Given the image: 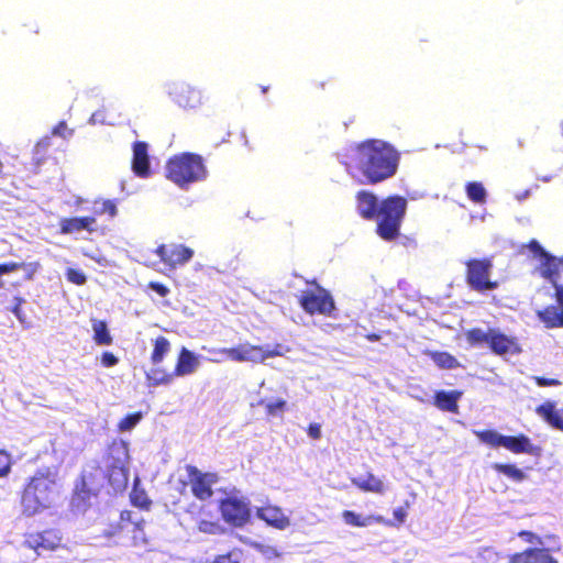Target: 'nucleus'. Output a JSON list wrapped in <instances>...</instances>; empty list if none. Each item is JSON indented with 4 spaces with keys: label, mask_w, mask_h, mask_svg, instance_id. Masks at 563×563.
Segmentation results:
<instances>
[{
    "label": "nucleus",
    "mask_w": 563,
    "mask_h": 563,
    "mask_svg": "<svg viewBox=\"0 0 563 563\" xmlns=\"http://www.w3.org/2000/svg\"><path fill=\"white\" fill-rule=\"evenodd\" d=\"M198 530L206 534H222L224 532L223 527L217 521L200 520L198 522Z\"/></svg>",
    "instance_id": "c9c22d12"
},
{
    "label": "nucleus",
    "mask_w": 563,
    "mask_h": 563,
    "mask_svg": "<svg viewBox=\"0 0 563 563\" xmlns=\"http://www.w3.org/2000/svg\"><path fill=\"white\" fill-rule=\"evenodd\" d=\"M132 168L133 172L141 177L148 175L150 163L147 156V145L143 142H137L134 144Z\"/></svg>",
    "instance_id": "6ab92c4d"
},
{
    "label": "nucleus",
    "mask_w": 563,
    "mask_h": 563,
    "mask_svg": "<svg viewBox=\"0 0 563 563\" xmlns=\"http://www.w3.org/2000/svg\"><path fill=\"white\" fill-rule=\"evenodd\" d=\"M133 539H134L135 544L137 543L139 540L144 542V533H143L142 529H140L136 526L133 527Z\"/></svg>",
    "instance_id": "052dcab7"
},
{
    "label": "nucleus",
    "mask_w": 563,
    "mask_h": 563,
    "mask_svg": "<svg viewBox=\"0 0 563 563\" xmlns=\"http://www.w3.org/2000/svg\"><path fill=\"white\" fill-rule=\"evenodd\" d=\"M104 122H106V120H104V114L102 111L93 112L89 119L90 124L104 123Z\"/></svg>",
    "instance_id": "5fc2aeb1"
},
{
    "label": "nucleus",
    "mask_w": 563,
    "mask_h": 563,
    "mask_svg": "<svg viewBox=\"0 0 563 563\" xmlns=\"http://www.w3.org/2000/svg\"><path fill=\"white\" fill-rule=\"evenodd\" d=\"M308 434L312 439H320L321 438V426L318 423H311L308 429Z\"/></svg>",
    "instance_id": "603ef678"
},
{
    "label": "nucleus",
    "mask_w": 563,
    "mask_h": 563,
    "mask_svg": "<svg viewBox=\"0 0 563 563\" xmlns=\"http://www.w3.org/2000/svg\"><path fill=\"white\" fill-rule=\"evenodd\" d=\"M218 353L225 354L227 357L235 362L263 363L267 360L265 346L252 345L251 343H243L236 347H224L219 350Z\"/></svg>",
    "instance_id": "6e6552de"
},
{
    "label": "nucleus",
    "mask_w": 563,
    "mask_h": 563,
    "mask_svg": "<svg viewBox=\"0 0 563 563\" xmlns=\"http://www.w3.org/2000/svg\"><path fill=\"white\" fill-rule=\"evenodd\" d=\"M490 330H483L479 328L472 329L466 332V339L472 345H489Z\"/></svg>",
    "instance_id": "2f4dec72"
},
{
    "label": "nucleus",
    "mask_w": 563,
    "mask_h": 563,
    "mask_svg": "<svg viewBox=\"0 0 563 563\" xmlns=\"http://www.w3.org/2000/svg\"><path fill=\"white\" fill-rule=\"evenodd\" d=\"M166 169L167 177L180 187L206 177L201 157L189 153L170 158Z\"/></svg>",
    "instance_id": "20e7f679"
},
{
    "label": "nucleus",
    "mask_w": 563,
    "mask_h": 563,
    "mask_svg": "<svg viewBox=\"0 0 563 563\" xmlns=\"http://www.w3.org/2000/svg\"><path fill=\"white\" fill-rule=\"evenodd\" d=\"M558 301L563 306V286H555Z\"/></svg>",
    "instance_id": "680f3d73"
},
{
    "label": "nucleus",
    "mask_w": 563,
    "mask_h": 563,
    "mask_svg": "<svg viewBox=\"0 0 563 563\" xmlns=\"http://www.w3.org/2000/svg\"><path fill=\"white\" fill-rule=\"evenodd\" d=\"M474 433L483 443L493 448L504 446L505 435L498 433L495 430L474 431Z\"/></svg>",
    "instance_id": "c756f323"
},
{
    "label": "nucleus",
    "mask_w": 563,
    "mask_h": 563,
    "mask_svg": "<svg viewBox=\"0 0 563 563\" xmlns=\"http://www.w3.org/2000/svg\"><path fill=\"white\" fill-rule=\"evenodd\" d=\"M312 289L301 291L299 302L303 310L310 314L319 312L321 314H330L334 309V303L330 294L313 284Z\"/></svg>",
    "instance_id": "39448f33"
},
{
    "label": "nucleus",
    "mask_w": 563,
    "mask_h": 563,
    "mask_svg": "<svg viewBox=\"0 0 563 563\" xmlns=\"http://www.w3.org/2000/svg\"><path fill=\"white\" fill-rule=\"evenodd\" d=\"M537 384L541 387L545 386H559L561 383L558 379H548L543 377H534Z\"/></svg>",
    "instance_id": "3c124183"
},
{
    "label": "nucleus",
    "mask_w": 563,
    "mask_h": 563,
    "mask_svg": "<svg viewBox=\"0 0 563 563\" xmlns=\"http://www.w3.org/2000/svg\"><path fill=\"white\" fill-rule=\"evenodd\" d=\"M256 516L268 526L278 530H285L290 526V519L284 514L283 509L277 506L269 505L257 508Z\"/></svg>",
    "instance_id": "4468645a"
},
{
    "label": "nucleus",
    "mask_w": 563,
    "mask_h": 563,
    "mask_svg": "<svg viewBox=\"0 0 563 563\" xmlns=\"http://www.w3.org/2000/svg\"><path fill=\"white\" fill-rule=\"evenodd\" d=\"M478 558L487 563H497L499 560V553L490 547H485L478 550Z\"/></svg>",
    "instance_id": "79ce46f5"
},
{
    "label": "nucleus",
    "mask_w": 563,
    "mask_h": 563,
    "mask_svg": "<svg viewBox=\"0 0 563 563\" xmlns=\"http://www.w3.org/2000/svg\"><path fill=\"white\" fill-rule=\"evenodd\" d=\"M355 161L367 181L375 184L396 173L398 154L389 144L371 140L357 146Z\"/></svg>",
    "instance_id": "f03ea898"
},
{
    "label": "nucleus",
    "mask_w": 563,
    "mask_h": 563,
    "mask_svg": "<svg viewBox=\"0 0 563 563\" xmlns=\"http://www.w3.org/2000/svg\"><path fill=\"white\" fill-rule=\"evenodd\" d=\"M352 483L364 492L377 494H383L385 492L384 483L373 474L355 477L352 479Z\"/></svg>",
    "instance_id": "b1692460"
},
{
    "label": "nucleus",
    "mask_w": 563,
    "mask_h": 563,
    "mask_svg": "<svg viewBox=\"0 0 563 563\" xmlns=\"http://www.w3.org/2000/svg\"><path fill=\"white\" fill-rule=\"evenodd\" d=\"M150 287H151V289H153L154 291H156L158 295H161L163 297L169 292L167 287H165L164 285L158 284V283H151Z\"/></svg>",
    "instance_id": "864d4df0"
},
{
    "label": "nucleus",
    "mask_w": 563,
    "mask_h": 563,
    "mask_svg": "<svg viewBox=\"0 0 563 563\" xmlns=\"http://www.w3.org/2000/svg\"><path fill=\"white\" fill-rule=\"evenodd\" d=\"M66 275L67 279L76 285H84L86 283V276L77 269L69 268Z\"/></svg>",
    "instance_id": "a18cd8bd"
},
{
    "label": "nucleus",
    "mask_w": 563,
    "mask_h": 563,
    "mask_svg": "<svg viewBox=\"0 0 563 563\" xmlns=\"http://www.w3.org/2000/svg\"><path fill=\"white\" fill-rule=\"evenodd\" d=\"M187 472L192 494L201 500L210 498L212 496L211 486L217 483L218 476L213 473H201L190 465L187 466Z\"/></svg>",
    "instance_id": "1a4fd4ad"
},
{
    "label": "nucleus",
    "mask_w": 563,
    "mask_h": 563,
    "mask_svg": "<svg viewBox=\"0 0 563 563\" xmlns=\"http://www.w3.org/2000/svg\"><path fill=\"white\" fill-rule=\"evenodd\" d=\"M537 415L551 427L563 431V408H558L553 401H545L536 409Z\"/></svg>",
    "instance_id": "dca6fc26"
},
{
    "label": "nucleus",
    "mask_w": 563,
    "mask_h": 563,
    "mask_svg": "<svg viewBox=\"0 0 563 563\" xmlns=\"http://www.w3.org/2000/svg\"><path fill=\"white\" fill-rule=\"evenodd\" d=\"M518 537L523 539L526 542L536 545V548L547 545L544 538H541L540 536H538L531 531L522 530L518 533Z\"/></svg>",
    "instance_id": "a19ab883"
},
{
    "label": "nucleus",
    "mask_w": 563,
    "mask_h": 563,
    "mask_svg": "<svg viewBox=\"0 0 563 563\" xmlns=\"http://www.w3.org/2000/svg\"><path fill=\"white\" fill-rule=\"evenodd\" d=\"M92 495H95V489L90 487L89 476L84 474L80 483L76 485L71 504L77 510L85 511Z\"/></svg>",
    "instance_id": "f3484780"
},
{
    "label": "nucleus",
    "mask_w": 563,
    "mask_h": 563,
    "mask_svg": "<svg viewBox=\"0 0 563 563\" xmlns=\"http://www.w3.org/2000/svg\"><path fill=\"white\" fill-rule=\"evenodd\" d=\"M342 518L346 525H351L354 527H366L373 522L384 523L388 526H394L393 522L386 521L382 516H367L362 517L353 511L345 510L342 514Z\"/></svg>",
    "instance_id": "4be33fe9"
},
{
    "label": "nucleus",
    "mask_w": 563,
    "mask_h": 563,
    "mask_svg": "<svg viewBox=\"0 0 563 563\" xmlns=\"http://www.w3.org/2000/svg\"><path fill=\"white\" fill-rule=\"evenodd\" d=\"M200 367V358L186 347L180 350L173 375L183 377L194 374Z\"/></svg>",
    "instance_id": "2eb2a0df"
},
{
    "label": "nucleus",
    "mask_w": 563,
    "mask_h": 563,
    "mask_svg": "<svg viewBox=\"0 0 563 563\" xmlns=\"http://www.w3.org/2000/svg\"><path fill=\"white\" fill-rule=\"evenodd\" d=\"M11 468V459L10 455L0 450V477L5 476Z\"/></svg>",
    "instance_id": "c03bdc74"
},
{
    "label": "nucleus",
    "mask_w": 563,
    "mask_h": 563,
    "mask_svg": "<svg viewBox=\"0 0 563 563\" xmlns=\"http://www.w3.org/2000/svg\"><path fill=\"white\" fill-rule=\"evenodd\" d=\"M91 328L93 331V340L98 345H110L112 343V336L104 321L91 319Z\"/></svg>",
    "instance_id": "a878e982"
},
{
    "label": "nucleus",
    "mask_w": 563,
    "mask_h": 563,
    "mask_svg": "<svg viewBox=\"0 0 563 563\" xmlns=\"http://www.w3.org/2000/svg\"><path fill=\"white\" fill-rule=\"evenodd\" d=\"M257 406H265L266 412L268 416L277 417L282 416L285 411V408L287 406V402L283 399H276V400H264L261 399L257 404Z\"/></svg>",
    "instance_id": "473e14b6"
},
{
    "label": "nucleus",
    "mask_w": 563,
    "mask_h": 563,
    "mask_svg": "<svg viewBox=\"0 0 563 563\" xmlns=\"http://www.w3.org/2000/svg\"><path fill=\"white\" fill-rule=\"evenodd\" d=\"M118 357L114 356L111 352H104L101 356V363L106 367L114 366L118 364Z\"/></svg>",
    "instance_id": "de8ad7c7"
},
{
    "label": "nucleus",
    "mask_w": 563,
    "mask_h": 563,
    "mask_svg": "<svg viewBox=\"0 0 563 563\" xmlns=\"http://www.w3.org/2000/svg\"><path fill=\"white\" fill-rule=\"evenodd\" d=\"M407 201L401 197H390L377 202V198L367 191L357 195V210L365 219H375L377 233L384 240H393L399 234L401 220L405 216Z\"/></svg>",
    "instance_id": "f257e3e1"
},
{
    "label": "nucleus",
    "mask_w": 563,
    "mask_h": 563,
    "mask_svg": "<svg viewBox=\"0 0 563 563\" xmlns=\"http://www.w3.org/2000/svg\"><path fill=\"white\" fill-rule=\"evenodd\" d=\"M3 287V282L0 279V288Z\"/></svg>",
    "instance_id": "0e129e2a"
},
{
    "label": "nucleus",
    "mask_w": 563,
    "mask_h": 563,
    "mask_svg": "<svg viewBox=\"0 0 563 563\" xmlns=\"http://www.w3.org/2000/svg\"><path fill=\"white\" fill-rule=\"evenodd\" d=\"M242 560V550L235 548L225 554L216 555L211 561L207 560L206 563H241Z\"/></svg>",
    "instance_id": "72a5a7b5"
},
{
    "label": "nucleus",
    "mask_w": 563,
    "mask_h": 563,
    "mask_svg": "<svg viewBox=\"0 0 563 563\" xmlns=\"http://www.w3.org/2000/svg\"><path fill=\"white\" fill-rule=\"evenodd\" d=\"M394 517L398 523H402L406 520L407 511L405 510V508L399 507L394 510Z\"/></svg>",
    "instance_id": "6e6d98bb"
},
{
    "label": "nucleus",
    "mask_w": 563,
    "mask_h": 563,
    "mask_svg": "<svg viewBox=\"0 0 563 563\" xmlns=\"http://www.w3.org/2000/svg\"><path fill=\"white\" fill-rule=\"evenodd\" d=\"M466 192L468 198L474 202L482 203L486 199V190L481 183H470L466 186Z\"/></svg>",
    "instance_id": "f704fd0d"
},
{
    "label": "nucleus",
    "mask_w": 563,
    "mask_h": 563,
    "mask_svg": "<svg viewBox=\"0 0 563 563\" xmlns=\"http://www.w3.org/2000/svg\"><path fill=\"white\" fill-rule=\"evenodd\" d=\"M220 510L224 521L234 527H243L251 517L249 501L235 496L223 499Z\"/></svg>",
    "instance_id": "423d86ee"
},
{
    "label": "nucleus",
    "mask_w": 563,
    "mask_h": 563,
    "mask_svg": "<svg viewBox=\"0 0 563 563\" xmlns=\"http://www.w3.org/2000/svg\"><path fill=\"white\" fill-rule=\"evenodd\" d=\"M461 396L462 393L457 390L439 391L435 395L434 404L441 410L457 412V400Z\"/></svg>",
    "instance_id": "5701e85b"
},
{
    "label": "nucleus",
    "mask_w": 563,
    "mask_h": 563,
    "mask_svg": "<svg viewBox=\"0 0 563 563\" xmlns=\"http://www.w3.org/2000/svg\"><path fill=\"white\" fill-rule=\"evenodd\" d=\"M545 545L540 548H530L522 552L509 556L508 563H559L550 553Z\"/></svg>",
    "instance_id": "f8f14e48"
},
{
    "label": "nucleus",
    "mask_w": 563,
    "mask_h": 563,
    "mask_svg": "<svg viewBox=\"0 0 563 563\" xmlns=\"http://www.w3.org/2000/svg\"><path fill=\"white\" fill-rule=\"evenodd\" d=\"M170 350V343L169 341L164 338L159 336L155 340L154 350L151 356V360L153 364H159L164 357L168 354Z\"/></svg>",
    "instance_id": "c85d7f7f"
},
{
    "label": "nucleus",
    "mask_w": 563,
    "mask_h": 563,
    "mask_svg": "<svg viewBox=\"0 0 563 563\" xmlns=\"http://www.w3.org/2000/svg\"><path fill=\"white\" fill-rule=\"evenodd\" d=\"M434 363L443 368H454L457 365V361L449 353H435L433 355Z\"/></svg>",
    "instance_id": "e433bc0d"
},
{
    "label": "nucleus",
    "mask_w": 563,
    "mask_h": 563,
    "mask_svg": "<svg viewBox=\"0 0 563 563\" xmlns=\"http://www.w3.org/2000/svg\"><path fill=\"white\" fill-rule=\"evenodd\" d=\"M22 267L21 263H8V264H0V276L3 274H9L12 272H15Z\"/></svg>",
    "instance_id": "09e8293b"
},
{
    "label": "nucleus",
    "mask_w": 563,
    "mask_h": 563,
    "mask_svg": "<svg viewBox=\"0 0 563 563\" xmlns=\"http://www.w3.org/2000/svg\"><path fill=\"white\" fill-rule=\"evenodd\" d=\"M14 306L11 308L12 313L16 317L20 323L25 324L26 316L23 313L21 309V305L25 302V300L21 297H14L13 299Z\"/></svg>",
    "instance_id": "37998d69"
},
{
    "label": "nucleus",
    "mask_w": 563,
    "mask_h": 563,
    "mask_svg": "<svg viewBox=\"0 0 563 563\" xmlns=\"http://www.w3.org/2000/svg\"><path fill=\"white\" fill-rule=\"evenodd\" d=\"M530 249L536 254H539L540 258L545 256L548 253L541 247V245L537 241H532L530 244Z\"/></svg>",
    "instance_id": "bf43d9fd"
},
{
    "label": "nucleus",
    "mask_w": 563,
    "mask_h": 563,
    "mask_svg": "<svg viewBox=\"0 0 563 563\" xmlns=\"http://www.w3.org/2000/svg\"><path fill=\"white\" fill-rule=\"evenodd\" d=\"M142 419V415L140 412L132 413L122 419L119 423L120 431H130L132 430Z\"/></svg>",
    "instance_id": "ea45409f"
},
{
    "label": "nucleus",
    "mask_w": 563,
    "mask_h": 563,
    "mask_svg": "<svg viewBox=\"0 0 563 563\" xmlns=\"http://www.w3.org/2000/svg\"><path fill=\"white\" fill-rule=\"evenodd\" d=\"M175 375L172 374H165L161 369H153L151 373L147 374V378L152 380L155 385L159 384H169L174 379Z\"/></svg>",
    "instance_id": "58836bf2"
},
{
    "label": "nucleus",
    "mask_w": 563,
    "mask_h": 563,
    "mask_svg": "<svg viewBox=\"0 0 563 563\" xmlns=\"http://www.w3.org/2000/svg\"><path fill=\"white\" fill-rule=\"evenodd\" d=\"M96 223L93 217L71 218L60 220V230L64 234L79 232L81 230L92 231V225Z\"/></svg>",
    "instance_id": "412c9836"
},
{
    "label": "nucleus",
    "mask_w": 563,
    "mask_h": 563,
    "mask_svg": "<svg viewBox=\"0 0 563 563\" xmlns=\"http://www.w3.org/2000/svg\"><path fill=\"white\" fill-rule=\"evenodd\" d=\"M60 539L53 532L46 531L42 534L30 537L25 543L29 548L34 549L37 554H41L42 550L52 551L59 545Z\"/></svg>",
    "instance_id": "a211bd4d"
},
{
    "label": "nucleus",
    "mask_w": 563,
    "mask_h": 563,
    "mask_svg": "<svg viewBox=\"0 0 563 563\" xmlns=\"http://www.w3.org/2000/svg\"><path fill=\"white\" fill-rule=\"evenodd\" d=\"M265 354H267V358L273 357V356L283 355V347L280 344H277L273 350L265 347Z\"/></svg>",
    "instance_id": "4d7b16f0"
},
{
    "label": "nucleus",
    "mask_w": 563,
    "mask_h": 563,
    "mask_svg": "<svg viewBox=\"0 0 563 563\" xmlns=\"http://www.w3.org/2000/svg\"><path fill=\"white\" fill-rule=\"evenodd\" d=\"M538 314L548 328L563 327V309L559 307H548L543 311H539Z\"/></svg>",
    "instance_id": "393cba45"
},
{
    "label": "nucleus",
    "mask_w": 563,
    "mask_h": 563,
    "mask_svg": "<svg viewBox=\"0 0 563 563\" xmlns=\"http://www.w3.org/2000/svg\"><path fill=\"white\" fill-rule=\"evenodd\" d=\"M96 212L100 214L108 212L111 217H114L117 214V207L112 201L108 200L102 202L101 208L96 209Z\"/></svg>",
    "instance_id": "49530a36"
},
{
    "label": "nucleus",
    "mask_w": 563,
    "mask_h": 563,
    "mask_svg": "<svg viewBox=\"0 0 563 563\" xmlns=\"http://www.w3.org/2000/svg\"><path fill=\"white\" fill-rule=\"evenodd\" d=\"M505 449L514 452V453H527V454H536L538 452V448L534 446L530 439L523 434L518 437H507L504 439Z\"/></svg>",
    "instance_id": "aec40b11"
},
{
    "label": "nucleus",
    "mask_w": 563,
    "mask_h": 563,
    "mask_svg": "<svg viewBox=\"0 0 563 563\" xmlns=\"http://www.w3.org/2000/svg\"><path fill=\"white\" fill-rule=\"evenodd\" d=\"M492 263L488 260H473L467 263V282L476 290H490L497 287V283L489 280Z\"/></svg>",
    "instance_id": "0eeeda50"
},
{
    "label": "nucleus",
    "mask_w": 563,
    "mask_h": 563,
    "mask_svg": "<svg viewBox=\"0 0 563 563\" xmlns=\"http://www.w3.org/2000/svg\"><path fill=\"white\" fill-rule=\"evenodd\" d=\"M492 351L500 356L514 355L520 352L517 341L501 333L498 329L490 330V341L488 345Z\"/></svg>",
    "instance_id": "ddd939ff"
},
{
    "label": "nucleus",
    "mask_w": 563,
    "mask_h": 563,
    "mask_svg": "<svg viewBox=\"0 0 563 563\" xmlns=\"http://www.w3.org/2000/svg\"><path fill=\"white\" fill-rule=\"evenodd\" d=\"M129 481L128 471L123 465L112 466L109 472V482L114 490H122Z\"/></svg>",
    "instance_id": "bb28decb"
},
{
    "label": "nucleus",
    "mask_w": 563,
    "mask_h": 563,
    "mask_svg": "<svg viewBox=\"0 0 563 563\" xmlns=\"http://www.w3.org/2000/svg\"><path fill=\"white\" fill-rule=\"evenodd\" d=\"M169 95L173 96L174 100L184 108H196L201 103L200 91L186 82H173L169 86Z\"/></svg>",
    "instance_id": "9d476101"
},
{
    "label": "nucleus",
    "mask_w": 563,
    "mask_h": 563,
    "mask_svg": "<svg viewBox=\"0 0 563 563\" xmlns=\"http://www.w3.org/2000/svg\"><path fill=\"white\" fill-rule=\"evenodd\" d=\"M202 349H203V350H206V351H208L210 354H213V355H214V357H210V358H208V361H210V362H221V361H222V358H221V357H219V356H220V355H223V354H222V353H218V351H219L220 349H214V347H209V349H208V347H206V346H203Z\"/></svg>",
    "instance_id": "13d9d810"
},
{
    "label": "nucleus",
    "mask_w": 563,
    "mask_h": 563,
    "mask_svg": "<svg viewBox=\"0 0 563 563\" xmlns=\"http://www.w3.org/2000/svg\"><path fill=\"white\" fill-rule=\"evenodd\" d=\"M541 266H540V273L541 275L554 283V276L558 274V264L555 262V258L552 257L549 253L545 256H542L540 258Z\"/></svg>",
    "instance_id": "7c9ffc66"
},
{
    "label": "nucleus",
    "mask_w": 563,
    "mask_h": 563,
    "mask_svg": "<svg viewBox=\"0 0 563 563\" xmlns=\"http://www.w3.org/2000/svg\"><path fill=\"white\" fill-rule=\"evenodd\" d=\"M156 253L159 255V257L165 264L169 265L173 268L176 267L177 265L186 264L194 256V251L181 244L172 246L161 245L157 249Z\"/></svg>",
    "instance_id": "9b49d317"
},
{
    "label": "nucleus",
    "mask_w": 563,
    "mask_h": 563,
    "mask_svg": "<svg viewBox=\"0 0 563 563\" xmlns=\"http://www.w3.org/2000/svg\"><path fill=\"white\" fill-rule=\"evenodd\" d=\"M492 467L517 483L523 482L527 477L523 471L514 464L494 463Z\"/></svg>",
    "instance_id": "cd10ccee"
},
{
    "label": "nucleus",
    "mask_w": 563,
    "mask_h": 563,
    "mask_svg": "<svg viewBox=\"0 0 563 563\" xmlns=\"http://www.w3.org/2000/svg\"><path fill=\"white\" fill-rule=\"evenodd\" d=\"M252 547L267 560H272L280 555L278 550L269 544L254 542L252 543Z\"/></svg>",
    "instance_id": "4c0bfd02"
},
{
    "label": "nucleus",
    "mask_w": 563,
    "mask_h": 563,
    "mask_svg": "<svg viewBox=\"0 0 563 563\" xmlns=\"http://www.w3.org/2000/svg\"><path fill=\"white\" fill-rule=\"evenodd\" d=\"M53 134L66 139L71 135V131H68L65 122H60L57 126L54 128Z\"/></svg>",
    "instance_id": "8fccbe9b"
},
{
    "label": "nucleus",
    "mask_w": 563,
    "mask_h": 563,
    "mask_svg": "<svg viewBox=\"0 0 563 563\" xmlns=\"http://www.w3.org/2000/svg\"><path fill=\"white\" fill-rule=\"evenodd\" d=\"M547 539L555 540V537L548 536Z\"/></svg>",
    "instance_id": "e2e57ef3"
},
{
    "label": "nucleus",
    "mask_w": 563,
    "mask_h": 563,
    "mask_svg": "<svg viewBox=\"0 0 563 563\" xmlns=\"http://www.w3.org/2000/svg\"><path fill=\"white\" fill-rule=\"evenodd\" d=\"M57 496V473L52 468L38 470L30 479L22 496L23 512L33 516L49 508Z\"/></svg>",
    "instance_id": "7ed1b4c3"
}]
</instances>
